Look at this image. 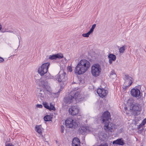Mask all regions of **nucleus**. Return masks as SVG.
I'll return each mask as SVG.
<instances>
[{"instance_id":"f257e3e1","label":"nucleus","mask_w":146,"mask_h":146,"mask_svg":"<svg viewBox=\"0 0 146 146\" xmlns=\"http://www.w3.org/2000/svg\"><path fill=\"white\" fill-rule=\"evenodd\" d=\"M80 92L75 90L72 91L69 94L68 96L65 97L64 99V102L66 103L70 104L73 102L74 99H80Z\"/></svg>"},{"instance_id":"f03ea898","label":"nucleus","mask_w":146,"mask_h":146,"mask_svg":"<svg viewBox=\"0 0 146 146\" xmlns=\"http://www.w3.org/2000/svg\"><path fill=\"white\" fill-rule=\"evenodd\" d=\"M101 70L100 65L98 64H95L92 66L91 72L93 76L96 77L100 75Z\"/></svg>"},{"instance_id":"7ed1b4c3","label":"nucleus","mask_w":146,"mask_h":146,"mask_svg":"<svg viewBox=\"0 0 146 146\" xmlns=\"http://www.w3.org/2000/svg\"><path fill=\"white\" fill-rule=\"evenodd\" d=\"M50 65V63L49 62L44 63L42 64L41 67L38 68V73L41 76H42L45 74L47 73L48 67Z\"/></svg>"},{"instance_id":"20e7f679","label":"nucleus","mask_w":146,"mask_h":146,"mask_svg":"<svg viewBox=\"0 0 146 146\" xmlns=\"http://www.w3.org/2000/svg\"><path fill=\"white\" fill-rule=\"evenodd\" d=\"M65 125L67 127L75 128L78 124L76 120H73L71 118H68L65 121Z\"/></svg>"},{"instance_id":"39448f33","label":"nucleus","mask_w":146,"mask_h":146,"mask_svg":"<svg viewBox=\"0 0 146 146\" xmlns=\"http://www.w3.org/2000/svg\"><path fill=\"white\" fill-rule=\"evenodd\" d=\"M56 77L57 80L60 82H65L68 79L66 73L63 70L60 71Z\"/></svg>"},{"instance_id":"423d86ee","label":"nucleus","mask_w":146,"mask_h":146,"mask_svg":"<svg viewBox=\"0 0 146 146\" xmlns=\"http://www.w3.org/2000/svg\"><path fill=\"white\" fill-rule=\"evenodd\" d=\"M131 108L132 110L133 111V114L135 116H137L140 114L141 111V108L139 104H135L131 105Z\"/></svg>"},{"instance_id":"0eeeda50","label":"nucleus","mask_w":146,"mask_h":146,"mask_svg":"<svg viewBox=\"0 0 146 146\" xmlns=\"http://www.w3.org/2000/svg\"><path fill=\"white\" fill-rule=\"evenodd\" d=\"M111 120L110 113L108 111L104 112L101 118V121L103 123H105L106 122L110 121Z\"/></svg>"},{"instance_id":"6e6552de","label":"nucleus","mask_w":146,"mask_h":146,"mask_svg":"<svg viewBox=\"0 0 146 146\" xmlns=\"http://www.w3.org/2000/svg\"><path fill=\"white\" fill-rule=\"evenodd\" d=\"M86 71L84 68L78 63L76 67L74 70L75 73L76 74L80 75L84 73Z\"/></svg>"},{"instance_id":"1a4fd4ad","label":"nucleus","mask_w":146,"mask_h":146,"mask_svg":"<svg viewBox=\"0 0 146 146\" xmlns=\"http://www.w3.org/2000/svg\"><path fill=\"white\" fill-rule=\"evenodd\" d=\"M78 63L81 65L87 71L90 66V64L89 61L85 60L83 59L80 60Z\"/></svg>"},{"instance_id":"9d476101","label":"nucleus","mask_w":146,"mask_h":146,"mask_svg":"<svg viewBox=\"0 0 146 146\" xmlns=\"http://www.w3.org/2000/svg\"><path fill=\"white\" fill-rule=\"evenodd\" d=\"M79 109L77 106H73L69 108V113L72 115L78 114L79 112Z\"/></svg>"},{"instance_id":"9b49d317","label":"nucleus","mask_w":146,"mask_h":146,"mask_svg":"<svg viewBox=\"0 0 146 146\" xmlns=\"http://www.w3.org/2000/svg\"><path fill=\"white\" fill-rule=\"evenodd\" d=\"M97 92L100 97L103 98L106 96L108 91L102 88H99L97 90Z\"/></svg>"},{"instance_id":"f8f14e48","label":"nucleus","mask_w":146,"mask_h":146,"mask_svg":"<svg viewBox=\"0 0 146 146\" xmlns=\"http://www.w3.org/2000/svg\"><path fill=\"white\" fill-rule=\"evenodd\" d=\"M131 94L132 96L136 98L139 96L140 97H141L140 91L137 88L131 89Z\"/></svg>"},{"instance_id":"ddd939ff","label":"nucleus","mask_w":146,"mask_h":146,"mask_svg":"<svg viewBox=\"0 0 146 146\" xmlns=\"http://www.w3.org/2000/svg\"><path fill=\"white\" fill-rule=\"evenodd\" d=\"M48 59L52 60H55L57 59H60L63 57L62 54L59 53L56 54H53L52 55H50L49 56Z\"/></svg>"},{"instance_id":"4468645a","label":"nucleus","mask_w":146,"mask_h":146,"mask_svg":"<svg viewBox=\"0 0 146 146\" xmlns=\"http://www.w3.org/2000/svg\"><path fill=\"white\" fill-rule=\"evenodd\" d=\"M109 121H107L104 124V129L106 130H108L109 131H111L113 127V124Z\"/></svg>"},{"instance_id":"2eb2a0df","label":"nucleus","mask_w":146,"mask_h":146,"mask_svg":"<svg viewBox=\"0 0 146 146\" xmlns=\"http://www.w3.org/2000/svg\"><path fill=\"white\" fill-rule=\"evenodd\" d=\"M124 140L122 138L118 139L115 141H114L112 143L113 145H123L125 144Z\"/></svg>"},{"instance_id":"dca6fc26","label":"nucleus","mask_w":146,"mask_h":146,"mask_svg":"<svg viewBox=\"0 0 146 146\" xmlns=\"http://www.w3.org/2000/svg\"><path fill=\"white\" fill-rule=\"evenodd\" d=\"M108 58L109 59V62L110 64L112 63V62L115 61L116 59V56L113 54H109L108 56Z\"/></svg>"},{"instance_id":"f3484780","label":"nucleus","mask_w":146,"mask_h":146,"mask_svg":"<svg viewBox=\"0 0 146 146\" xmlns=\"http://www.w3.org/2000/svg\"><path fill=\"white\" fill-rule=\"evenodd\" d=\"M80 141L78 138H74L73 139L72 143V146H80Z\"/></svg>"},{"instance_id":"a211bd4d","label":"nucleus","mask_w":146,"mask_h":146,"mask_svg":"<svg viewBox=\"0 0 146 146\" xmlns=\"http://www.w3.org/2000/svg\"><path fill=\"white\" fill-rule=\"evenodd\" d=\"M87 130V129L86 127L82 126L79 128L78 131L80 133L83 135L86 133Z\"/></svg>"},{"instance_id":"6ab92c4d","label":"nucleus","mask_w":146,"mask_h":146,"mask_svg":"<svg viewBox=\"0 0 146 146\" xmlns=\"http://www.w3.org/2000/svg\"><path fill=\"white\" fill-rule=\"evenodd\" d=\"M39 85L40 87H42L44 89H46L47 87L48 82L46 81H41L39 84Z\"/></svg>"},{"instance_id":"aec40b11","label":"nucleus","mask_w":146,"mask_h":146,"mask_svg":"<svg viewBox=\"0 0 146 146\" xmlns=\"http://www.w3.org/2000/svg\"><path fill=\"white\" fill-rule=\"evenodd\" d=\"M117 77V75L114 70H112L110 73V77L112 79H114Z\"/></svg>"},{"instance_id":"412c9836","label":"nucleus","mask_w":146,"mask_h":146,"mask_svg":"<svg viewBox=\"0 0 146 146\" xmlns=\"http://www.w3.org/2000/svg\"><path fill=\"white\" fill-rule=\"evenodd\" d=\"M40 93H39L38 94L37 96L38 100L40 99L41 100H42V98L43 99L44 97V93L43 91H42H42L41 90H40Z\"/></svg>"},{"instance_id":"4be33fe9","label":"nucleus","mask_w":146,"mask_h":146,"mask_svg":"<svg viewBox=\"0 0 146 146\" xmlns=\"http://www.w3.org/2000/svg\"><path fill=\"white\" fill-rule=\"evenodd\" d=\"M125 78L127 80H129V81H131L130 83L128 86L129 87L131 85V84L133 82L132 81V78H131L129 76L127 75H125Z\"/></svg>"},{"instance_id":"5701e85b","label":"nucleus","mask_w":146,"mask_h":146,"mask_svg":"<svg viewBox=\"0 0 146 146\" xmlns=\"http://www.w3.org/2000/svg\"><path fill=\"white\" fill-rule=\"evenodd\" d=\"M40 125H36L35 127L36 131L39 134H42V131L40 128Z\"/></svg>"},{"instance_id":"b1692460","label":"nucleus","mask_w":146,"mask_h":146,"mask_svg":"<svg viewBox=\"0 0 146 146\" xmlns=\"http://www.w3.org/2000/svg\"><path fill=\"white\" fill-rule=\"evenodd\" d=\"M126 46H125V45L119 48V52L120 53H123L124 52Z\"/></svg>"},{"instance_id":"393cba45","label":"nucleus","mask_w":146,"mask_h":146,"mask_svg":"<svg viewBox=\"0 0 146 146\" xmlns=\"http://www.w3.org/2000/svg\"><path fill=\"white\" fill-rule=\"evenodd\" d=\"M44 120L46 121H50L51 120L50 116L49 115H46L44 117Z\"/></svg>"},{"instance_id":"a878e982","label":"nucleus","mask_w":146,"mask_h":146,"mask_svg":"<svg viewBox=\"0 0 146 146\" xmlns=\"http://www.w3.org/2000/svg\"><path fill=\"white\" fill-rule=\"evenodd\" d=\"M92 33L89 31L86 33H83L82 34V36L84 37H88Z\"/></svg>"},{"instance_id":"bb28decb","label":"nucleus","mask_w":146,"mask_h":146,"mask_svg":"<svg viewBox=\"0 0 146 146\" xmlns=\"http://www.w3.org/2000/svg\"><path fill=\"white\" fill-rule=\"evenodd\" d=\"M48 110H49L50 111L55 110V108L54 106L52 105V103H50V106H49V108L48 109Z\"/></svg>"},{"instance_id":"cd10ccee","label":"nucleus","mask_w":146,"mask_h":146,"mask_svg":"<svg viewBox=\"0 0 146 146\" xmlns=\"http://www.w3.org/2000/svg\"><path fill=\"white\" fill-rule=\"evenodd\" d=\"M43 105L45 108L48 110L49 106L48 105V103L45 102H43Z\"/></svg>"},{"instance_id":"c85d7f7f","label":"nucleus","mask_w":146,"mask_h":146,"mask_svg":"<svg viewBox=\"0 0 146 146\" xmlns=\"http://www.w3.org/2000/svg\"><path fill=\"white\" fill-rule=\"evenodd\" d=\"M96 24L93 25L89 31L92 33L93 32L94 29L96 27Z\"/></svg>"},{"instance_id":"c756f323","label":"nucleus","mask_w":146,"mask_h":146,"mask_svg":"<svg viewBox=\"0 0 146 146\" xmlns=\"http://www.w3.org/2000/svg\"><path fill=\"white\" fill-rule=\"evenodd\" d=\"M143 125V123H142L140 124L138 126V129H140V131H142V130L143 129V128H142L141 129V128L142 127L143 125Z\"/></svg>"},{"instance_id":"7c9ffc66","label":"nucleus","mask_w":146,"mask_h":146,"mask_svg":"<svg viewBox=\"0 0 146 146\" xmlns=\"http://www.w3.org/2000/svg\"><path fill=\"white\" fill-rule=\"evenodd\" d=\"M61 128V132L62 133H64V126L63 125H61L60 127Z\"/></svg>"},{"instance_id":"2f4dec72","label":"nucleus","mask_w":146,"mask_h":146,"mask_svg":"<svg viewBox=\"0 0 146 146\" xmlns=\"http://www.w3.org/2000/svg\"><path fill=\"white\" fill-rule=\"evenodd\" d=\"M1 32L2 33H5V32H9L11 33H13V31L9 30L8 31L5 30L4 31L3 30H1Z\"/></svg>"},{"instance_id":"473e14b6","label":"nucleus","mask_w":146,"mask_h":146,"mask_svg":"<svg viewBox=\"0 0 146 146\" xmlns=\"http://www.w3.org/2000/svg\"><path fill=\"white\" fill-rule=\"evenodd\" d=\"M68 70L70 72H71L72 71V69L71 67L69 66L68 68Z\"/></svg>"},{"instance_id":"72a5a7b5","label":"nucleus","mask_w":146,"mask_h":146,"mask_svg":"<svg viewBox=\"0 0 146 146\" xmlns=\"http://www.w3.org/2000/svg\"><path fill=\"white\" fill-rule=\"evenodd\" d=\"M36 107L37 108H42V106L41 104H37L36 105Z\"/></svg>"},{"instance_id":"f704fd0d","label":"nucleus","mask_w":146,"mask_h":146,"mask_svg":"<svg viewBox=\"0 0 146 146\" xmlns=\"http://www.w3.org/2000/svg\"><path fill=\"white\" fill-rule=\"evenodd\" d=\"M98 146H108V145L107 143H105L103 144H100Z\"/></svg>"},{"instance_id":"c9c22d12","label":"nucleus","mask_w":146,"mask_h":146,"mask_svg":"<svg viewBox=\"0 0 146 146\" xmlns=\"http://www.w3.org/2000/svg\"><path fill=\"white\" fill-rule=\"evenodd\" d=\"M142 123H143V125H144L146 123V118L143 119Z\"/></svg>"},{"instance_id":"e433bc0d","label":"nucleus","mask_w":146,"mask_h":146,"mask_svg":"<svg viewBox=\"0 0 146 146\" xmlns=\"http://www.w3.org/2000/svg\"><path fill=\"white\" fill-rule=\"evenodd\" d=\"M4 60L1 57H0V63L2 62Z\"/></svg>"},{"instance_id":"4c0bfd02","label":"nucleus","mask_w":146,"mask_h":146,"mask_svg":"<svg viewBox=\"0 0 146 146\" xmlns=\"http://www.w3.org/2000/svg\"><path fill=\"white\" fill-rule=\"evenodd\" d=\"M6 146H12L10 144H7Z\"/></svg>"},{"instance_id":"58836bf2","label":"nucleus","mask_w":146,"mask_h":146,"mask_svg":"<svg viewBox=\"0 0 146 146\" xmlns=\"http://www.w3.org/2000/svg\"><path fill=\"white\" fill-rule=\"evenodd\" d=\"M2 29V26L1 24L0 23V31Z\"/></svg>"},{"instance_id":"ea45409f","label":"nucleus","mask_w":146,"mask_h":146,"mask_svg":"<svg viewBox=\"0 0 146 146\" xmlns=\"http://www.w3.org/2000/svg\"><path fill=\"white\" fill-rule=\"evenodd\" d=\"M77 83L75 82H73L72 83V84H77Z\"/></svg>"},{"instance_id":"a19ab883","label":"nucleus","mask_w":146,"mask_h":146,"mask_svg":"<svg viewBox=\"0 0 146 146\" xmlns=\"http://www.w3.org/2000/svg\"><path fill=\"white\" fill-rule=\"evenodd\" d=\"M48 77V76H45V77L46 78H49V77Z\"/></svg>"},{"instance_id":"79ce46f5","label":"nucleus","mask_w":146,"mask_h":146,"mask_svg":"<svg viewBox=\"0 0 146 146\" xmlns=\"http://www.w3.org/2000/svg\"><path fill=\"white\" fill-rule=\"evenodd\" d=\"M60 91H58V92H57V93H60Z\"/></svg>"}]
</instances>
